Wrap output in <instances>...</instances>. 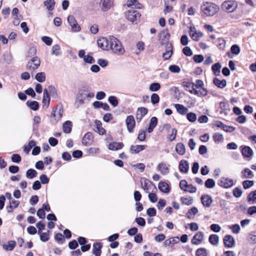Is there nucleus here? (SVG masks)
Wrapping results in <instances>:
<instances>
[{"label": "nucleus", "mask_w": 256, "mask_h": 256, "mask_svg": "<svg viewBox=\"0 0 256 256\" xmlns=\"http://www.w3.org/2000/svg\"><path fill=\"white\" fill-rule=\"evenodd\" d=\"M230 52L233 54H238L240 52V48L237 44H234L231 46Z\"/></svg>", "instance_id": "obj_56"}, {"label": "nucleus", "mask_w": 256, "mask_h": 256, "mask_svg": "<svg viewBox=\"0 0 256 256\" xmlns=\"http://www.w3.org/2000/svg\"><path fill=\"white\" fill-rule=\"evenodd\" d=\"M168 70L173 73H179L180 72V68L179 66L175 64L170 65Z\"/></svg>", "instance_id": "obj_51"}, {"label": "nucleus", "mask_w": 256, "mask_h": 256, "mask_svg": "<svg viewBox=\"0 0 256 256\" xmlns=\"http://www.w3.org/2000/svg\"><path fill=\"white\" fill-rule=\"evenodd\" d=\"M126 122L128 131L130 132H132L136 124L134 116L132 115L128 116L126 118Z\"/></svg>", "instance_id": "obj_13"}, {"label": "nucleus", "mask_w": 256, "mask_h": 256, "mask_svg": "<svg viewBox=\"0 0 256 256\" xmlns=\"http://www.w3.org/2000/svg\"><path fill=\"white\" fill-rule=\"evenodd\" d=\"M36 80L40 82H45L46 77L44 72H38L35 76Z\"/></svg>", "instance_id": "obj_39"}, {"label": "nucleus", "mask_w": 256, "mask_h": 256, "mask_svg": "<svg viewBox=\"0 0 256 256\" xmlns=\"http://www.w3.org/2000/svg\"><path fill=\"white\" fill-rule=\"evenodd\" d=\"M148 197L152 202H156L158 200L157 196L154 192L150 193Z\"/></svg>", "instance_id": "obj_64"}, {"label": "nucleus", "mask_w": 256, "mask_h": 256, "mask_svg": "<svg viewBox=\"0 0 256 256\" xmlns=\"http://www.w3.org/2000/svg\"><path fill=\"white\" fill-rule=\"evenodd\" d=\"M95 124L96 126L98 132L100 134H104L106 132L105 130L102 127V122L99 120H96Z\"/></svg>", "instance_id": "obj_40"}, {"label": "nucleus", "mask_w": 256, "mask_h": 256, "mask_svg": "<svg viewBox=\"0 0 256 256\" xmlns=\"http://www.w3.org/2000/svg\"><path fill=\"white\" fill-rule=\"evenodd\" d=\"M196 256H207V252L206 249L204 248H198L196 251Z\"/></svg>", "instance_id": "obj_60"}, {"label": "nucleus", "mask_w": 256, "mask_h": 256, "mask_svg": "<svg viewBox=\"0 0 256 256\" xmlns=\"http://www.w3.org/2000/svg\"><path fill=\"white\" fill-rule=\"evenodd\" d=\"M48 90L50 92V94L53 98H56L58 96L57 90L54 86H53L52 85L48 86Z\"/></svg>", "instance_id": "obj_48"}, {"label": "nucleus", "mask_w": 256, "mask_h": 256, "mask_svg": "<svg viewBox=\"0 0 256 256\" xmlns=\"http://www.w3.org/2000/svg\"><path fill=\"white\" fill-rule=\"evenodd\" d=\"M176 151L180 155H184L186 152V147L183 143L180 142L176 144L175 148Z\"/></svg>", "instance_id": "obj_28"}, {"label": "nucleus", "mask_w": 256, "mask_h": 256, "mask_svg": "<svg viewBox=\"0 0 256 256\" xmlns=\"http://www.w3.org/2000/svg\"><path fill=\"white\" fill-rule=\"evenodd\" d=\"M176 134L177 130L175 128H173L172 129V134L168 136V139L170 142L174 140L176 138Z\"/></svg>", "instance_id": "obj_58"}, {"label": "nucleus", "mask_w": 256, "mask_h": 256, "mask_svg": "<svg viewBox=\"0 0 256 256\" xmlns=\"http://www.w3.org/2000/svg\"><path fill=\"white\" fill-rule=\"evenodd\" d=\"M16 246V242L14 240H10L8 242V244H4L3 248L7 251H10L14 248Z\"/></svg>", "instance_id": "obj_37"}, {"label": "nucleus", "mask_w": 256, "mask_h": 256, "mask_svg": "<svg viewBox=\"0 0 256 256\" xmlns=\"http://www.w3.org/2000/svg\"><path fill=\"white\" fill-rule=\"evenodd\" d=\"M228 226L232 230V232L234 234H238L240 230V228L238 224H234Z\"/></svg>", "instance_id": "obj_63"}, {"label": "nucleus", "mask_w": 256, "mask_h": 256, "mask_svg": "<svg viewBox=\"0 0 256 256\" xmlns=\"http://www.w3.org/2000/svg\"><path fill=\"white\" fill-rule=\"evenodd\" d=\"M151 102L154 104L158 103L160 101V97L156 93H154L151 96Z\"/></svg>", "instance_id": "obj_61"}, {"label": "nucleus", "mask_w": 256, "mask_h": 256, "mask_svg": "<svg viewBox=\"0 0 256 256\" xmlns=\"http://www.w3.org/2000/svg\"><path fill=\"white\" fill-rule=\"evenodd\" d=\"M221 67V64L219 62H217L212 66V70L216 76L220 75Z\"/></svg>", "instance_id": "obj_36"}, {"label": "nucleus", "mask_w": 256, "mask_h": 256, "mask_svg": "<svg viewBox=\"0 0 256 256\" xmlns=\"http://www.w3.org/2000/svg\"><path fill=\"white\" fill-rule=\"evenodd\" d=\"M140 14L136 10H128L126 14V19L132 24H137L139 21Z\"/></svg>", "instance_id": "obj_4"}, {"label": "nucleus", "mask_w": 256, "mask_h": 256, "mask_svg": "<svg viewBox=\"0 0 256 256\" xmlns=\"http://www.w3.org/2000/svg\"><path fill=\"white\" fill-rule=\"evenodd\" d=\"M63 114V108L62 104L58 105L56 106V110H53L52 112V116L54 118V121L52 120L53 122L56 123L60 120Z\"/></svg>", "instance_id": "obj_5"}, {"label": "nucleus", "mask_w": 256, "mask_h": 256, "mask_svg": "<svg viewBox=\"0 0 256 256\" xmlns=\"http://www.w3.org/2000/svg\"><path fill=\"white\" fill-rule=\"evenodd\" d=\"M214 84L218 88H224V80H220L218 78H215L213 80Z\"/></svg>", "instance_id": "obj_52"}, {"label": "nucleus", "mask_w": 256, "mask_h": 256, "mask_svg": "<svg viewBox=\"0 0 256 256\" xmlns=\"http://www.w3.org/2000/svg\"><path fill=\"white\" fill-rule=\"evenodd\" d=\"M37 175V172L36 170L30 168L26 172V176L28 178L32 179L35 178Z\"/></svg>", "instance_id": "obj_43"}, {"label": "nucleus", "mask_w": 256, "mask_h": 256, "mask_svg": "<svg viewBox=\"0 0 256 256\" xmlns=\"http://www.w3.org/2000/svg\"><path fill=\"white\" fill-rule=\"evenodd\" d=\"M254 184L253 180H246L242 182V186L244 189H248Z\"/></svg>", "instance_id": "obj_54"}, {"label": "nucleus", "mask_w": 256, "mask_h": 256, "mask_svg": "<svg viewBox=\"0 0 256 256\" xmlns=\"http://www.w3.org/2000/svg\"><path fill=\"white\" fill-rule=\"evenodd\" d=\"M174 106L177 112L182 115L186 114L188 112V108L182 104H176Z\"/></svg>", "instance_id": "obj_31"}, {"label": "nucleus", "mask_w": 256, "mask_h": 256, "mask_svg": "<svg viewBox=\"0 0 256 256\" xmlns=\"http://www.w3.org/2000/svg\"><path fill=\"white\" fill-rule=\"evenodd\" d=\"M247 200L248 202H252L253 203L256 200V190L248 194L247 196Z\"/></svg>", "instance_id": "obj_47"}, {"label": "nucleus", "mask_w": 256, "mask_h": 256, "mask_svg": "<svg viewBox=\"0 0 256 256\" xmlns=\"http://www.w3.org/2000/svg\"><path fill=\"white\" fill-rule=\"evenodd\" d=\"M94 142V136L90 132H86L82 140V143L85 146H89L92 144Z\"/></svg>", "instance_id": "obj_12"}, {"label": "nucleus", "mask_w": 256, "mask_h": 256, "mask_svg": "<svg viewBox=\"0 0 256 256\" xmlns=\"http://www.w3.org/2000/svg\"><path fill=\"white\" fill-rule=\"evenodd\" d=\"M54 239L58 242H59L60 244H63L65 241V239H64L63 235L60 233L56 234L54 236Z\"/></svg>", "instance_id": "obj_53"}, {"label": "nucleus", "mask_w": 256, "mask_h": 256, "mask_svg": "<svg viewBox=\"0 0 256 256\" xmlns=\"http://www.w3.org/2000/svg\"><path fill=\"white\" fill-rule=\"evenodd\" d=\"M179 170L181 172L187 173L189 170V164L188 161L182 160L179 164Z\"/></svg>", "instance_id": "obj_18"}, {"label": "nucleus", "mask_w": 256, "mask_h": 256, "mask_svg": "<svg viewBox=\"0 0 256 256\" xmlns=\"http://www.w3.org/2000/svg\"><path fill=\"white\" fill-rule=\"evenodd\" d=\"M238 7V3L234 0H225V8L230 13L234 11Z\"/></svg>", "instance_id": "obj_10"}, {"label": "nucleus", "mask_w": 256, "mask_h": 256, "mask_svg": "<svg viewBox=\"0 0 256 256\" xmlns=\"http://www.w3.org/2000/svg\"><path fill=\"white\" fill-rule=\"evenodd\" d=\"M200 9L205 16H211L218 12L219 8L214 3L206 2L201 6Z\"/></svg>", "instance_id": "obj_2"}, {"label": "nucleus", "mask_w": 256, "mask_h": 256, "mask_svg": "<svg viewBox=\"0 0 256 256\" xmlns=\"http://www.w3.org/2000/svg\"><path fill=\"white\" fill-rule=\"evenodd\" d=\"M26 105L28 107H29L30 109L33 110H37L39 108V104L38 102L36 101H30L28 100L26 102Z\"/></svg>", "instance_id": "obj_33"}, {"label": "nucleus", "mask_w": 256, "mask_h": 256, "mask_svg": "<svg viewBox=\"0 0 256 256\" xmlns=\"http://www.w3.org/2000/svg\"><path fill=\"white\" fill-rule=\"evenodd\" d=\"M124 144L122 142H113L108 145V149L111 150H118L122 148Z\"/></svg>", "instance_id": "obj_27"}, {"label": "nucleus", "mask_w": 256, "mask_h": 256, "mask_svg": "<svg viewBox=\"0 0 256 256\" xmlns=\"http://www.w3.org/2000/svg\"><path fill=\"white\" fill-rule=\"evenodd\" d=\"M52 54L56 56H59L60 54V46L59 45L56 44L52 46Z\"/></svg>", "instance_id": "obj_57"}, {"label": "nucleus", "mask_w": 256, "mask_h": 256, "mask_svg": "<svg viewBox=\"0 0 256 256\" xmlns=\"http://www.w3.org/2000/svg\"><path fill=\"white\" fill-rule=\"evenodd\" d=\"M242 178H252L254 176L252 171L248 168H245L244 170L242 172Z\"/></svg>", "instance_id": "obj_34"}, {"label": "nucleus", "mask_w": 256, "mask_h": 256, "mask_svg": "<svg viewBox=\"0 0 256 256\" xmlns=\"http://www.w3.org/2000/svg\"><path fill=\"white\" fill-rule=\"evenodd\" d=\"M235 244L234 238L230 235L225 236V247L232 248Z\"/></svg>", "instance_id": "obj_24"}, {"label": "nucleus", "mask_w": 256, "mask_h": 256, "mask_svg": "<svg viewBox=\"0 0 256 256\" xmlns=\"http://www.w3.org/2000/svg\"><path fill=\"white\" fill-rule=\"evenodd\" d=\"M157 169L163 175L167 174L169 173V168L164 163H160L158 166Z\"/></svg>", "instance_id": "obj_26"}, {"label": "nucleus", "mask_w": 256, "mask_h": 256, "mask_svg": "<svg viewBox=\"0 0 256 256\" xmlns=\"http://www.w3.org/2000/svg\"><path fill=\"white\" fill-rule=\"evenodd\" d=\"M145 146L136 145L132 146L130 148V152L132 154H137L145 149Z\"/></svg>", "instance_id": "obj_29"}, {"label": "nucleus", "mask_w": 256, "mask_h": 256, "mask_svg": "<svg viewBox=\"0 0 256 256\" xmlns=\"http://www.w3.org/2000/svg\"><path fill=\"white\" fill-rule=\"evenodd\" d=\"M148 113V110L144 107L139 108L138 109L136 114V119L138 122H140L144 118V116L146 115Z\"/></svg>", "instance_id": "obj_16"}, {"label": "nucleus", "mask_w": 256, "mask_h": 256, "mask_svg": "<svg viewBox=\"0 0 256 256\" xmlns=\"http://www.w3.org/2000/svg\"><path fill=\"white\" fill-rule=\"evenodd\" d=\"M212 138L216 144H218L223 142V135L219 132H216L213 134Z\"/></svg>", "instance_id": "obj_35"}, {"label": "nucleus", "mask_w": 256, "mask_h": 256, "mask_svg": "<svg viewBox=\"0 0 256 256\" xmlns=\"http://www.w3.org/2000/svg\"><path fill=\"white\" fill-rule=\"evenodd\" d=\"M68 22L74 32H78L80 30V26L78 24L76 20L73 16H69L68 17Z\"/></svg>", "instance_id": "obj_8"}, {"label": "nucleus", "mask_w": 256, "mask_h": 256, "mask_svg": "<svg viewBox=\"0 0 256 256\" xmlns=\"http://www.w3.org/2000/svg\"><path fill=\"white\" fill-rule=\"evenodd\" d=\"M159 40L163 45L166 42H168L170 34L168 29H164L158 34Z\"/></svg>", "instance_id": "obj_6"}, {"label": "nucleus", "mask_w": 256, "mask_h": 256, "mask_svg": "<svg viewBox=\"0 0 256 256\" xmlns=\"http://www.w3.org/2000/svg\"><path fill=\"white\" fill-rule=\"evenodd\" d=\"M102 246V243L99 242H94L93 244L92 254L96 256H100Z\"/></svg>", "instance_id": "obj_19"}, {"label": "nucleus", "mask_w": 256, "mask_h": 256, "mask_svg": "<svg viewBox=\"0 0 256 256\" xmlns=\"http://www.w3.org/2000/svg\"><path fill=\"white\" fill-rule=\"evenodd\" d=\"M157 124L158 118L155 116L152 117L150 120L148 126L146 130L149 133L152 132L153 131L154 128L156 126Z\"/></svg>", "instance_id": "obj_25"}, {"label": "nucleus", "mask_w": 256, "mask_h": 256, "mask_svg": "<svg viewBox=\"0 0 256 256\" xmlns=\"http://www.w3.org/2000/svg\"><path fill=\"white\" fill-rule=\"evenodd\" d=\"M149 181L147 179H145L144 182H141L142 188L146 192H149L148 189Z\"/></svg>", "instance_id": "obj_59"}, {"label": "nucleus", "mask_w": 256, "mask_h": 256, "mask_svg": "<svg viewBox=\"0 0 256 256\" xmlns=\"http://www.w3.org/2000/svg\"><path fill=\"white\" fill-rule=\"evenodd\" d=\"M232 194L234 197H236V198H238L242 196V192L240 188L237 187V188H234L233 190Z\"/></svg>", "instance_id": "obj_55"}, {"label": "nucleus", "mask_w": 256, "mask_h": 256, "mask_svg": "<svg viewBox=\"0 0 256 256\" xmlns=\"http://www.w3.org/2000/svg\"><path fill=\"white\" fill-rule=\"evenodd\" d=\"M187 119L190 122H194L196 120V116L194 113L189 112L187 114Z\"/></svg>", "instance_id": "obj_62"}, {"label": "nucleus", "mask_w": 256, "mask_h": 256, "mask_svg": "<svg viewBox=\"0 0 256 256\" xmlns=\"http://www.w3.org/2000/svg\"><path fill=\"white\" fill-rule=\"evenodd\" d=\"M94 96V92H88V90L86 88H82L80 89L76 96V102L79 105H82L84 103V100L86 98H92Z\"/></svg>", "instance_id": "obj_3"}, {"label": "nucleus", "mask_w": 256, "mask_h": 256, "mask_svg": "<svg viewBox=\"0 0 256 256\" xmlns=\"http://www.w3.org/2000/svg\"><path fill=\"white\" fill-rule=\"evenodd\" d=\"M242 154L244 158H249L253 154L252 149L248 146H244L242 149Z\"/></svg>", "instance_id": "obj_22"}, {"label": "nucleus", "mask_w": 256, "mask_h": 256, "mask_svg": "<svg viewBox=\"0 0 256 256\" xmlns=\"http://www.w3.org/2000/svg\"><path fill=\"white\" fill-rule=\"evenodd\" d=\"M44 4L48 10L51 11L54 8L55 2L54 0H46Z\"/></svg>", "instance_id": "obj_38"}, {"label": "nucleus", "mask_w": 256, "mask_h": 256, "mask_svg": "<svg viewBox=\"0 0 256 256\" xmlns=\"http://www.w3.org/2000/svg\"><path fill=\"white\" fill-rule=\"evenodd\" d=\"M180 201L184 204L190 206L193 203V199L192 197H181Z\"/></svg>", "instance_id": "obj_44"}, {"label": "nucleus", "mask_w": 256, "mask_h": 256, "mask_svg": "<svg viewBox=\"0 0 256 256\" xmlns=\"http://www.w3.org/2000/svg\"><path fill=\"white\" fill-rule=\"evenodd\" d=\"M63 130L65 133L69 134L72 131V123L70 120L66 121L62 126Z\"/></svg>", "instance_id": "obj_32"}, {"label": "nucleus", "mask_w": 256, "mask_h": 256, "mask_svg": "<svg viewBox=\"0 0 256 256\" xmlns=\"http://www.w3.org/2000/svg\"><path fill=\"white\" fill-rule=\"evenodd\" d=\"M201 201L204 206L208 208L211 206L212 200L209 195H203L201 197Z\"/></svg>", "instance_id": "obj_21"}, {"label": "nucleus", "mask_w": 256, "mask_h": 256, "mask_svg": "<svg viewBox=\"0 0 256 256\" xmlns=\"http://www.w3.org/2000/svg\"><path fill=\"white\" fill-rule=\"evenodd\" d=\"M40 64V59L38 56H34L32 58L31 61L28 63V70H35L38 68Z\"/></svg>", "instance_id": "obj_9"}, {"label": "nucleus", "mask_w": 256, "mask_h": 256, "mask_svg": "<svg viewBox=\"0 0 256 256\" xmlns=\"http://www.w3.org/2000/svg\"><path fill=\"white\" fill-rule=\"evenodd\" d=\"M110 50L118 56L122 55L125 52L120 42L114 36H110L109 50Z\"/></svg>", "instance_id": "obj_1"}, {"label": "nucleus", "mask_w": 256, "mask_h": 256, "mask_svg": "<svg viewBox=\"0 0 256 256\" xmlns=\"http://www.w3.org/2000/svg\"><path fill=\"white\" fill-rule=\"evenodd\" d=\"M98 46L103 50H108L110 46V38H102L97 41Z\"/></svg>", "instance_id": "obj_11"}, {"label": "nucleus", "mask_w": 256, "mask_h": 256, "mask_svg": "<svg viewBox=\"0 0 256 256\" xmlns=\"http://www.w3.org/2000/svg\"><path fill=\"white\" fill-rule=\"evenodd\" d=\"M203 238V232H198L194 236L192 240V243L194 244H199L202 242Z\"/></svg>", "instance_id": "obj_17"}, {"label": "nucleus", "mask_w": 256, "mask_h": 256, "mask_svg": "<svg viewBox=\"0 0 256 256\" xmlns=\"http://www.w3.org/2000/svg\"><path fill=\"white\" fill-rule=\"evenodd\" d=\"M160 88V84L158 82L152 83L149 88V89L152 92H156Z\"/></svg>", "instance_id": "obj_49"}, {"label": "nucleus", "mask_w": 256, "mask_h": 256, "mask_svg": "<svg viewBox=\"0 0 256 256\" xmlns=\"http://www.w3.org/2000/svg\"><path fill=\"white\" fill-rule=\"evenodd\" d=\"M126 4L132 8L140 9L142 8V5L137 0H128Z\"/></svg>", "instance_id": "obj_23"}, {"label": "nucleus", "mask_w": 256, "mask_h": 256, "mask_svg": "<svg viewBox=\"0 0 256 256\" xmlns=\"http://www.w3.org/2000/svg\"><path fill=\"white\" fill-rule=\"evenodd\" d=\"M215 186V182L212 178H208L205 182V186L206 188H212Z\"/></svg>", "instance_id": "obj_50"}, {"label": "nucleus", "mask_w": 256, "mask_h": 256, "mask_svg": "<svg viewBox=\"0 0 256 256\" xmlns=\"http://www.w3.org/2000/svg\"><path fill=\"white\" fill-rule=\"evenodd\" d=\"M218 236L216 234H211L208 238L209 242L212 245H216L218 242Z\"/></svg>", "instance_id": "obj_45"}, {"label": "nucleus", "mask_w": 256, "mask_h": 256, "mask_svg": "<svg viewBox=\"0 0 256 256\" xmlns=\"http://www.w3.org/2000/svg\"><path fill=\"white\" fill-rule=\"evenodd\" d=\"M158 188L161 192L164 194H168L170 190V185L168 183L162 181L158 183Z\"/></svg>", "instance_id": "obj_15"}, {"label": "nucleus", "mask_w": 256, "mask_h": 256, "mask_svg": "<svg viewBox=\"0 0 256 256\" xmlns=\"http://www.w3.org/2000/svg\"><path fill=\"white\" fill-rule=\"evenodd\" d=\"M165 50V52L162 54V58L164 60H168L171 57L173 53L172 44L170 42H167L166 44Z\"/></svg>", "instance_id": "obj_14"}, {"label": "nucleus", "mask_w": 256, "mask_h": 256, "mask_svg": "<svg viewBox=\"0 0 256 256\" xmlns=\"http://www.w3.org/2000/svg\"><path fill=\"white\" fill-rule=\"evenodd\" d=\"M114 0H100V6L102 12H106L113 6Z\"/></svg>", "instance_id": "obj_7"}, {"label": "nucleus", "mask_w": 256, "mask_h": 256, "mask_svg": "<svg viewBox=\"0 0 256 256\" xmlns=\"http://www.w3.org/2000/svg\"><path fill=\"white\" fill-rule=\"evenodd\" d=\"M190 35L193 40L198 41L199 40L200 38L202 36V33L196 32V31L192 30V28L190 27Z\"/></svg>", "instance_id": "obj_30"}, {"label": "nucleus", "mask_w": 256, "mask_h": 256, "mask_svg": "<svg viewBox=\"0 0 256 256\" xmlns=\"http://www.w3.org/2000/svg\"><path fill=\"white\" fill-rule=\"evenodd\" d=\"M183 86L184 88H186V90H188L190 93L194 94H198V91L194 88V85L193 83L190 82H184Z\"/></svg>", "instance_id": "obj_20"}, {"label": "nucleus", "mask_w": 256, "mask_h": 256, "mask_svg": "<svg viewBox=\"0 0 256 256\" xmlns=\"http://www.w3.org/2000/svg\"><path fill=\"white\" fill-rule=\"evenodd\" d=\"M198 212V209L196 207H192L190 209L186 214L188 218H191L192 216L196 215Z\"/></svg>", "instance_id": "obj_41"}, {"label": "nucleus", "mask_w": 256, "mask_h": 256, "mask_svg": "<svg viewBox=\"0 0 256 256\" xmlns=\"http://www.w3.org/2000/svg\"><path fill=\"white\" fill-rule=\"evenodd\" d=\"M50 230L46 232H38V234H40V240L43 242H46L50 239L49 233Z\"/></svg>", "instance_id": "obj_42"}, {"label": "nucleus", "mask_w": 256, "mask_h": 256, "mask_svg": "<svg viewBox=\"0 0 256 256\" xmlns=\"http://www.w3.org/2000/svg\"><path fill=\"white\" fill-rule=\"evenodd\" d=\"M108 102L114 107L116 106L118 104V98L115 96H110L108 98Z\"/></svg>", "instance_id": "obj_46"}]
</instances>
